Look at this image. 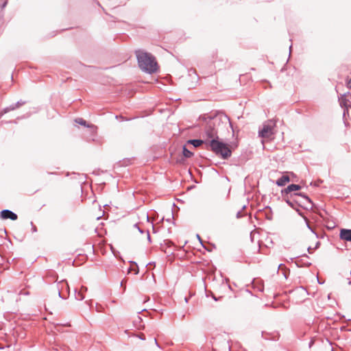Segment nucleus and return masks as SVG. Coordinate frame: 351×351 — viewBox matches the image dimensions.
<instances>
[{
  "instance_id": "obj_1",
  "label": "nucleus",
  "mask_w": 351,
  "mask_h": 351,
  "mask_svg": "<svg viewBox=\"0 0 351 351\" xmlns=\"http://www.w3.org/2000/svg\"><path fill=\"white\" fill-rule=\"evenodd\" d=\"M204 137L210 138L219 137L218 134L222 133L231 127V122L229 117L223 112H217L212 115H204Z\"/></svg>"
},
{
  "instance_id": "obj_2",
  "label": "nucleus",
  "mask_w": 351,
  "mask_h": 351,
  "mask_svg": "<svg viewBox=\"0 0 351 351\" xmlns=\"http://www.w3.org/2000/svg\"><path fill=\"white\" fill-rule=\"evenodd\" d=\"M139 68L147 73H153L157 71V62L155 57L151 53L138 49L135 51Z\"/></svg>"
},
{
  "instance_id": "obj_3",
  "label": "nucleus",
  "mask_w": 351,
  "mask_h": 351,
  "mask_svg": "<svg viewBox=\"0 0 351 351\" xmlns=\"http://www.w3.org/2000/svg\"><path fill=\"white\" fill-rule=\"evenodd\" d=\"M206 149L211 150L216 155L220 156L223 159H228L232 154V151L228 145L219 141V137L208 139L206 142Z\"/></svg>"
},
{
  "instance_id": "obj_4",
  "label": "nucleus",
  "mask_w": 351,
  "mask_h": 351,
  "mask_svg": "<svg viewBox=\"0 0 351 351\" xmlns=\"http://www.w3.org/2000/svg\"><path fill=\"white\" fill-rule=\"evenodd\" d=\"M276 127V122L272 120H268L263 125L262 129L259 130L258 135L262 138H270L274 134V128Z\"/></svg>"
},
{
  "instance_id": "obj_5",
  "label": "nucleus",
  "mask_w": 351,
  "mask_h": 351,
  "mask_svg": "<svg viewBox=\"0 0 351 351\" xmlns=\"http://www.w3.org/2000/svg\"><path fill=\"white\" fill-rule=\"evenodd\" d=\"M296 199H294L295 204L305 209L312 208L313 202L308 195L302 193H294Z\"/></svg>"
},
{
  "instance_id": "obj_6",
  "label": "nucleus",
  "mask_w": 351,
  "mask_h": 351,
  "mask_svg": "<svg viewBox=\"0 0 351 351\" xmlns=\"http://www.w3.org/2000/svg\"><path fill=\"white\" fill-rule=\"evenodd\" d=\"M0 217L3 219H11L15 221L17 219L18 216L16 213L10 210L5 209L0 212Z\"/></svg>"
},
{
  "instance_id": "obj_7",
  "label": "nucleus",
  "mask_w": 351,
  "mask_h": 351,
  "mask_svg": "<svg viewBox=\"0 0 351 351\" xmlns=\"http://www.w3.org/2000/svg\"><path fill=\"white\" fill-rule=\"evenodd\" d=\"M300 189H301V186L299 184H289L287 188L282 190V191H281L282 195V197L287 196L291 192H294V191H298Z\"/></svg>"
},
{
  "instance_id": "obj_8",
  "label": "nucleus",
  "mask_w": 351,
  "mask_h": 351,
  "mask_svg": "<svg viewBox=\"0 0 351 351\" xmlns=\"http://www.w3.org/2000/svg\"><path fill=\"white\" fill-rule=\"evenodd\" d=\"M339 237L342 240L351 242V229H341Z\"/></svg>"
},
{
  "instance_id": "obj_9",
  "label": "nucleus",
  "mask_w": 351,
  "mask_h": 351,
  "mask_svg": "<svg viewBox=\"0 0 351 351\" xmlns=\"http://www.w3.org/2000/svg\"><path fill=\"white\" fill-rule=\"evenodd\" d=\"M208 141L207 137L205 139H190L187 141V143L193 145L195 147H198L203 144L206 146V142Z\"/></svg>"
},
{
  "instance_id": "obj_10",
  "label": "nucleus",
  "mask_w": 351,
  "mask_h": 351,
  "mask_svg": "<svg viewBox=\"0 0 351 351\" xmlns=\"http://www.w3.org/2000/svg\"><path fill=\"white\" fill-rule=\"evenodd\" d=\"M283 199L286 202V203L291 206V208L295 209V206L297 205L294 199H296L295 196L293 194H291L290 196L287 195L283 197Z\"/></svg>"
},
{
  "instance_id": "obj_11",
  "label": "nucleus",
  "mask_w": 351,
  "mask_h": 351,
  "mask_svg": "<svg viewBox=\"0 0 351 351\" xmlns=\"http://www.w3.org/2000/svg\"><path fill=\"white\" fill-rule=\"evenodd\" d=\"M290 181V178H289V176H287V175H283L282 176H281L280 178H278L276 182V184L278 186H285L287 182H289Z\"/></svg>"
},
{
  "instance_id": "obj_12",
  "label": "nucleus",
  "mask_w": 351,
  "mask_h": 351,
  "mask_svg": "<svg viewBox=\"0 0 351 351\" xmlns=\"http://www.w3.org/2000/svg\"><path fill=\"white\" fill-rule=\"evenodd\" d=\"M278 270H281L282 275L287 279L288 278V276L289 275V273H290L289 269H287L284 264H280L278 265Z\"/></svg>"
},
{
  "instance_id": "obj_13",
  "label": "nucleus",
  "mask_w": 351,
  "mask_h": 351,
  "mask_svg": "<svg viewBox=\"0 0 351 351\" xmlns=\"http://www.w3.org/2000/svg\"><path fill=\"white\" fill-rule=\"evenodd\" d=\"M182 153H183V156L185 157V158H191L193 154V152H191V151H189L186 145H184L183 147H182Z\"/></svg>"
},
{
  "instance_id": "obj_14",
  "label": "nucleus",
  "mask_w": 351,
  "mask_h": 351,
  "mask_svg": "<svg viewBox=\"0 0 351 351\" xmlns=\"http://www.w3.org/2000/svg\"><path fill=\"white\" fill-rule=\"evenodd\" d=\"M25 104V101L20 100V101H18L16 103L10 105V108L12 109V110H14L20 108Z\"/></svg>"
},
{
  "instance_id": "obj_15",
  "label": "nucleus",
  "mask_w": 351,
  "mask_h": 351,
  "mask_svg": "<svg viewBox=\"0 0 351 351\" xmlns=\"http://www.w3.org/2000/svg\"><path fill=\"white\" fill-rule=\"evenodd\" d=\"M75 298L78 300H83L84 299V293H82V291H77V290H75Z\"/></svg>"
},
{
  "instance_id": "obj_16",
  "label": "nucleus",
  "mask_w": 351,
  "mask_h": 351,
  "mask_svg": "<svg viewBox=\"0 0 351 351\" xmlns=\"http://www.w3.org/2000/svg\"><path fill=\"white\" fill-rule=\"evenodd\" d=\"M75 122L80 125L89 127V125H86V121L82 118L76 119Z\"/></svg>"
},
{
  "instance_id": "obj_17",
  "label": "nucleus",
  "mask_w": 351,
  "mask_h": 351,
  "mask_svg": "<svg viewBox=\"0 0 351 351\" xmlns=\"http://www.w3.org/2000/svg\"><path fill=\"white\" fill-rule=\"evenodd\" d=\"M12 110V109L10 108V106L8 107H6L2 110L3 114H6Z\"/></svg>"
},
{
  "instance_id": "obj_18",
  "label": "nucleus",
  "mask_w": 351,
  "mask_h": 351,
  "mask_svg": "<svg viewBox=\"0 0 351 351\" xmlns=\"http://www.w3.org/2000/svg\"><path fill=\"white\" fill-rule=\"evenodd\" d=\"M10 346H6V347H3L0 346V351H7L10 349Z\"/></svg>"
},
{
  "instance_id": "obj_19",
  "label": "nucleus",
  "mask_w": 351,
  "mask_h": 351,
  "mask_svg": "<svg viewBox=\"0 0 351 351\" xmlns=\"http://www.w3.org/2000/svg\"><path fill=\"white\" fill-rule=\"evenodd\" d=\"M243 216V215L242 214V212L241 210H239L237 213V215H236V217L237 219H240Z\"/></svg>"
},
{
  "instance_id": "obj_20",
  "label": "nucleus",
  "mask_w": 351,
  "mask_h": 351,
  "mask_svg": "<svg viewBox=\"0 0 351 351\" xmlns=\"http://www.w3.org/2000/svg\"><path fill=\"white\" fill-rule=\"evenodd\" d=\"M31 225H32V232H37V228L34 225L33 222H31Z\"/></svg>"
},
{
  "instance_id": "obj_21",
  "label": "nucleus",
  "mask_w": 351,
  "mask_h": 351,
  "mask_svg": "<svg viewBox=\"0 0 351 351\" xmlns=\"http://www.w3.org/2000/svg\"><path fill=\"white\" fill-rule=\"evenodd\" d=\"M87 290H88L87 287L82 286L80 291H82V293H84V292H86Z\"/></svg>"
},
{
  "instance_id": "obj_22",
  "label": "nucleus",
  "mask_w": 351,
  "mask_h": 351,
  "mask_svg": "<svg viewBox=\"0 0 351 351\" xmlns=\"http://www.w3.org/2000/svg\"><path fill=\"white\" fill-rule=\"evenodd\" d=\"M134 228H136L138 229V230L141 232V233H143V231L139 228V226H138L137 223H135L134 225Z\"/></svg>"
},
{
  "instance_id": "obj_23",
  "label": "nucleus",
  "mask_w": 351,
  "mask_h": 351,
  "mask_svg": "<svg viewBox=\"0 0 351 351\" xmlns=\"http://www.w3.org/2000/svg\"><path fill=\"white\" fill-rule=\"evenodd\" d=\"M340 104H341V106H346V105H347V104H346V100H343V99H342V100L341 101V102H340Z\"/></svg>"
},
{
  "instance_id": "obj_24",
  "label": "nucleus",
  "mask_w": 351,
  "mask_h": 351,
  "mask_svg": "<svg viewBox=\"0 0 351 351\" xmlns=\"http://www.w3.org/2000/svg\"><path fill=\"white\" fill-rule=\"evenodd\" d=\"M16 123V121H1V123Z\"/></svg>"
},
{
  "instance_id": "obj_25",
  "label": "nucleus",
  "mask_w": 351,
  "mask_h": 351,
  "mask_svg": "<svg viewBox=\"0 0 351 351\" xmlns=\"http://www.w3.org/2000/svg\"><path fill=\"white\" fill-rule=\"evenodd\" d=\"M347 86L349 88H351V78L348 80V83H347Z\"/></svg>"
},
{
  "instance_id": "obj_26",
  "label": "nucleus",
  "mask_w": 351,
  "mask_h": 351,
  "mask_svg": "<svg viewBox=\"0 0 351 351\" xmlns=\"http://www.w3.org/2000/svg\"><path fill=\"white\" fill-rule=\"evenodd\" d=\"M58 296H59L60 298L64 299V298H63V297L61 295V291H60V289H58Z\"/></svg>"
},
{
  "instance_id": "obj_27",
  "label": "nucleus",
  "mask_w": 351,
  "mask_h": 351,
  "mask_svg": "<svg viewBox=\"0 0 351 351\" xmlns=\"http://www.w3.org/2000/svg\"><path fill=\"white\" fill-rule=\"evenodd\" d=\"M197 239L199 241V242L201 243V244L203 245V244H202V239H201V237H200V236H199V234H197Z\"/></svg>"
},
{
  "instance_id": "obj_28",
  "label": "nucleus",
  "mask_w": 351,
  "mask_h": 351,
  "mask_svg": "<svg viewBox=\"0 0 351 351\" xmlns=\"http://www.w3.org/2000/svg\"><path fill=\"white\" fill-rule=\"evenodd\" d=\"M147 239H148L149 242H151V237H150L149 231L147 232Z\"/></svg>"
},
{
  "instance_id": "obj_29",
  "label": "nucleus",
  "mask_w": 351,
  "mask_h": 351,
  "mask_svg": "<svg viewBox=\"0 0 351 351\" xmlns=\"http://www.w3.org/2000/svg\"><path fill=\"white\" fill-rule=\"evenodd\" d=\"M306 225H307V227L308 228V229H310L314 233L313 230L311 228V227L310 226V225L307 221H306Z\"/></svg>"
},
{
  "instance_id": "obj_30",
  "label": "nucleus",
  "mask_w": 351,
  "mask_h": 351,
  "mask_svg": "<svg viewBox=\"0 0 351 351\" xmlns=\"http://www.w3.org/2000/svg\"><path fill=\"white\" fill-rule=\"evenodd\" d=\"M307 251L308 252V253H312V248L311 247H308L307 248Z\"/></svg>"
},
{
  "instance_id": "obj_31",
  "label": "nucleus",
  "mask_w": 351,
  "mask_h": 351,
  "mask_svg": "<svg viewBox=\"0 0 351 351\" xmlns=\"http://www.w3.org/2000/svg\"><path fill=\"white\" fill-rule=\"evenodd\" d=\"M139 338L141 339L142 340H145V336L143 334H142L141 336H139Z\"/></svg>"
},
{
  "instance_id": "obj_32",
  "label": "nucleus",
  "mask_w": 351,
  "mask_h": 351,
  "mask_svg": "<svg viewBox=\"0 0 351 351\" xmlns=\"http://www.w3.org/2000/svg\"><path fill=\"white\" fill-rule=\"evenodd\" d=\"M155 265V263H154V262H151V263H148V264H147V266H148V265Z\"/></svg>"
},
{
  "instance_id": "obj_33",
  "label": "nucleus",
  "mask_w": 351,
  "mask_h": 351,
  "mask_svg": "<svg viewBox=\"0 0 351 351\" xmlns=\"http://www.w3.org/2000/svg\"><path fill=\"white\" fill-rule=\"evenodd\" d=\"M4 114L3 113V111H0V119L2 117V116Z\"/></svg>"
},
{
  "instance_id": "obj_34",
  "label": "nucleus",
  "mask_w": 351,
  "mask_h": 351,
  "mask_svg": "<svg viewBox=\"0 0 351 351\" xmlns=\"http://www.w3.org/2000/svg\"><path fill=\"white\" fill-rule=\"evenodd\" d=\"M320 243L318 241L317 243H316V245H315V248H317L319 245Z\"/></svg>"
},
{
  "instance_id": "obj_35",
  "label": "nucleus",
  "mask_w": 351,
  "mask_h": 351,
  "mask_svg": "<svg viewBox=\"0 0 351 351\" xmlns=\"http://www.w3.org/2000/svg\"><path fill=\"white\" fill-rule=\"evenodd\" d=\"M213 298L215 301H217V300H218V299H217L215 295H213Z\"/></svg>"
},
{
  "instance_id": "obj_36",
  "label": "nucleus",
  "mask_w": 351,
  "mask_h": 351,
  "mask_svg": "<svg viewBox=\"0 0 351 351\" xmlns=\"http://www.w3.org/2000/svg\"><path fill=\"white\" fill-rule=\"evenodd\" d=\"M154 341H155V343H156V346H157L158 347H160V346L158 345V342H157V341H156V339H154Z\"/></svg>"
},
{
  "instance_id": "obj_37",
  "label": "nucleus",
  "mask_w": 351,
  "mask_h": 351,
  "mask_svg": "<svg viewBox=\"0 0 351 351\" xmlns=\"http://www.w3.org/2000/svg\"><path fill=\"white\" fill-rule=\"evenodd\" d=\"M6 4H7V2H5V3L3 4L2 8H5V5H6Z\"/></svg>"
},
{
  "instance_id": "obj_38",
  "label": "nucleus",
  "mask_w": 351,
  "mask_h": 351,
  "mask_svg": "<svg viewBox=\"0 0 351 351\" xmlns=\"http://www.w3.org/2000/svg\"><path fill=\"white\" fill-rule=\"evenodd\" d=\"M267 218L269 220H271V219H272V218H271V217H270V216H267Z\"/></svg>"
},
{
  "instance_id": "obj_39",
  "label": "nucleus",
  "mask_w": 351,
  "mask_h": 351,
  "mask_svg": "<svg viewBox=\"0 0 351 351\" xmlns=\"http://www.w3.org/2000/svg\"><path fill=\"white\" fill-rule=\"evenodd\" d=\"M96 310H97V311H99H99H101V310L99 309V308H97V306H96Z\"/></svg>"
},
{
  "instance_id": "obj_40",
  "label": "nucleus",
  "mask_w": 351,
  "mask_h": 351,
  "mask_svg": "<svg viewBox=\"0 0 351 351\" xmlns=\"http://www.w3.org/2000/svg\"><path fill=\"white\" fill-rule=\"evenodd\" d=\"M138 273V269L137 268L136 271H135V274H137Z\"/></svg>"
},
{
  "instance_id": "obj_41",
  "label": "nucleus",
  "mask_w": 351,
  "mask_h": 351,
  "mask_svg": "<svg viewBox=\"0 0 351 351\" xmlns=\"http://www.w3.org/2000/svg\"><path fill=\"white\" fill-rule=\"evenodd\" d=\"M124 285L123 281H121V286L123 287Z\"/></svg>"
},
{
  "instance_id": "obj_42",
  "label": "nucleus",
  "mask_w": 351,
  "mask_h": 351,
  "mask_svg": "<svg viewBox=\"0 0 351 351\" xmlns=\"http://www.w3.org/2000/svg\"><path fill=\"white\" fill-rule=\"evenodd\" d=\"M291 47H292V45L289 46V53H291Z\"/></svg>"
},
{
  "instance_id": "obj_43",
  "label": "nucleus",
  "mask_w": 351,
  "mask_h": 351,
  "mask_svg": "<svg viewBox=\"0 0 351 351\" xmlns=\"http://www.w3.org/2000/svg\"><path fill=\"white\" fill-rule=\"evenodd\" d=\"M184 300H185L186 302H188V298H187L185 297Z\"/></svg>"
},
{
  "instance_id": "obj_44",
  "label": "nucleus",
  "mask_w": 351,
  "mask_h": 351,
  "mask_svg": "<svg viewBox=\"0 0 351 351\" xmlns=\"http://www.w3.org/2000/svg\"><path fill=\"white\" fill-rule=\"evenodd\" d=\"M312 344H313V341H311V342L309 343V346L311 347V346H312Z\"/></svg>"
},
{
  "instance_id": "obj_45",
  "label": "nucleus",
  "mask_w": 351,
  "mask_h": 351,
  "mask_svg": "<svg viewBox=\"0 0 351 351\" xmlns=\"http://www.w3.org/2000/svg\"><path fill=\"white\" fill-rule=\"evenodd\" d=\"M348 285H351V280H348Z\"/></svg>"
},
{
  "instance_id": "obj_46",
  "label": "nucleus",
  "mask_w": 351,
  "mask_h": 351,
  "mask_svg": "<svg viewBox=\"0 0 351 351\" xmlns=\"http://www.w3.org/2000/svg\"><path fill=\"white\" fill-rule=\"evenodd\" d=\"M302 256H305V257H307V258L308 257L306 254H304V255H302Z\"/></svg>"
},
{
  "instance_id": "obj_47",
  "label": "nucleus",
  "mask_w": 351,
  "mask_h": 351,
  "mask_svg": "<svg viewBox=\"0 0 351 351\" xmlns=\"http://www.w3.org/2000/svg\"><path fill=\"white\" fill-rule=\"evenodd\" d=\"M345 114H346V110H344V112H343V116H345Z\"/></svg>"
}]
</instances>
